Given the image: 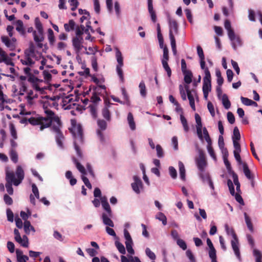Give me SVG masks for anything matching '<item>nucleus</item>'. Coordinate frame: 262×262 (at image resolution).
<instances>
[{
    "instance_id": "obj_38",
    "label": "nucleus",
    "mask_w": 262,
    "mask_h": 262,
    "mask_svg": "<svg viewBox=\"0 0 262 262\" xmlns=\"http://www.w3.org/2000/svg\"><path fill=\"white\" fill-rule=\"evenodd\" d=\"M253 253L255 257V262H262V254L260 251L257 249H254Z\"/></svg>"
},
{
    "instance_id": "obj_42",
    "label": "nucleus",
    "mask_w": 262,
    "mask_h": 262,
    "mask_svg": "<svg viewBox=\"0 0 262 262\" xmlns=\"http://www.w3.org/2000/svg\"><path fill=\"white\" fill-rule=\"evenodd\" d=\"M156 218L161 221L163 225H166L167 224V218L162 212L158 213L156 216Z\"/></svg>"
},
{
    "instance_id": "obj_26",
    "label": "nucleus",
    "mask_w": 262,
    "mask_h": 262,
    "mask_svg": "<svg viewBox=\"0 0 262 262\" xmlns=\"http://www.w3.org/2000/svg\"><path fill=\"white\" fill-rule=\"evenodd\" d=\"M184 75V80L187 84H190L192 82V73L189 70L188 71L183 73Z\"/></svg>"
},
{
    "instance_id": "obj_25",
    "label": "nucleus",
    "mask_w": 262,
    "mask_h": 262,
    "mask_svg": "<svg viewBox=\"0 0 262 262\" xmlns=\"http://www.w3.org/2000/svg\"><path fill=\"white\" fill-rule=\"evenodd\" d=\"M24 231L26 234H29L30 232V230L35 232L34 228L31 225L30 221H25L24 225Z\"/></svg>"
},
{
    "instance_id": "obj_53",
    "label": "nucleus",
    "mask_w": 262,
    "mask_h": 262,
    "mask_svg": "<svg viewBox=\"0 0 262 262\" xmlns=\"http://www.w3.org/2000/svg\"><path fill=\"white\" fill-rule=\"evenodd\" d=\"M169 51L166 46L163 48V54L162 60H169Z\"/></svg>"
},
{
    "instance_id": "obj_10",
    "label": "nucleus",
    "mask_w": 262,
    "mask_h": 262,
    "mask_svg": "<svg viewBox=\"0 0 262 262\" xmlns=\"http://www.w3.org/2000/svg\"><path fill=\"white\" fill-rule=\"evenodd\" d=\"M195 119L196 123V128L198 136L201 140H203L201 118L198 114H195Z\"/></svg>"
},
{
    "instance_id": "obj_31",
    "label": "nucleus",
    "mask_w": 262,
    "mask_h": 262,
    "mask_svg": "<svg viewBox=\"0 0 262 262\" xmlns=\"http://www.w3.org/2000/svg\"><path fill=\"white\" fill-rule=\"evenodd\" d=\"M73 161L75 164L76 168L78 169V170L83 174H85L86 171L84 167L78 161V160L75 158H73Z\"/></svg>"
},
{
    "instance_id": "obj_35",
    "label": "nucleus",
    "mask_w": 262,
    "mask_h": 262,
    "mask_svg": "<svg viewBox=\"0 0 262 262\" xmlns=\"http://www.w3.org/2000/svg\"><path fill=\"white\" fill-rule=\"evenodd\" d=\"M180 119L182 125L184 128V130L186 133H187L189 130V127L187 123L186 119L185 118L183 114H180Z\"/></svg>"
},
{
    "instance_id": "obj_11",
    "label": "nucleus",
    "mask_w": 262,
    "mask_h": 262,
    "mask_svg": "<svg viewBox=\"0 0 262 262\" xmlns=\"http://www.w3.org/2000/svg\"><path fill=\"white\" fill-rule=\"evenodd\" d=\"M184 88L185 89L186 92L187 93L188 99L189 101V104H190L191 108L193 111H195V107L194 99L193 98V95L191 94L190 90H189V86L188 85H185Z\"/></svg>"
},
{
    "instance_id": "obj_62",
    "label": "nucleus",
    "mask_w": 262,
    "mask_h": 262,
    "mask_svg": "<svg viewBox=\"0 0 262 262\" xmlns=\"http://www.w3.org/2000/svg\"><path fill=\"white\" fill-rule=\"evenodd\" d=\"M177 244L183 250L187 249V245L184 241L182 239H178L177 241Z\"/></svg>"
},
{
    "instance_id": "obj_21",
    "label": "nucleus",
    "mask_w": 262,
    "mask_h": 262,
    "mask_svg": "<svg viewBox=\"0 0 262 262\" xmlns=\"http://www.w3.org/2000/svg\"><path fill=\"white\" fill-rule=\"evenodd\" d=\"M127 121L129 124L130 128L132 130H134L136 129V124L134 121L133 115L132 113H129L127 115Z\"/></svg>"
},
{
    "instance_id": "obj_41",
    "label": "nucleus",
    "mask_w": 262,
    "mask_h": 262,
    "mask_svg": "<svg viewBox=\"0 0 262 262\" xmlns=\"http://www.w3.org/2000/svg\"><path fill=\"white\" fill-rule=\"evenodd\" d=\"M115 244L119 252L122 254H125L126 253L125 249L123 245L118 241H116Z\"/></svg>"
},
{
    "instance_id": "obj_15",
    "label": "nucleus",
    "mask_w": 262,
    "mask_h": 262,
    "mask_svg": "<svg viewBox=\"0 0 262 262\" xmlns=\"http://www.w3.org/2000/svg\"><path fill=\"white\" fill-rule=\"evenodd\" d=\"M25 55H28L34 58L36 56L35 54V47L33 42H30L29 45V48L25 50Z\"/></svg>"
},
{
    "instance_id": "obj_56",
    "label": "nucleus",
    "mask_w": 262,
    "mask_h": 262,
    "mask_svg": "<svg viewBox=\"0 0 262 262\" xmlns=\"http://www.w3.org/2000/svg\"><path fill=\"white\" fill-rule=\"evenodd\" d=\"M241 100L242 101V102L245 105L250 106L252 105V104H253V102H252V100L248 98H245L243 96H241Z\"/></svg>"
},
{
    "instance_id": "obj_8",
    "label": "nucleus",
    "mask_w": 262,
    "mask_h": 262,
    "mask_svg": "<svg viewBox=\"0 0 262 262\" xmlns=\"http://www.w3.org/2000/svg\"><path fill=\"white\" fill-rule=\"evenodd\" d=\"M169 38L171 39V35L174 36V34H178V24L174 19H169Z\"/></svg>"
},
{
    "instance_id": "obj_30",
    "label": "nucleus",
    "mask_w": 262,
    "mask_h": 262,
    "mask_svg": "<svg viewBox=\"0 0 262 262\" xmlns=\"http://www.w3.org/2000/svg\"><path fill=\"white\" fill-rule=\"evenodd\" d=\"M233 182L236 186V189L237 192L240 191V183L238 181V176L233 171L231 172Z\"/></svg>"
},
{
    "instance_id": "obj_19",
    "label": "nucleus",
    "mask_w": 262,
    "mask_h": 262,
    "mask_svg": "<svg viewBox=\"0 0 262 262\" xmlns=\"http://www.w3.org/2000/svg\"><path fill=\"white\" fill-rule=\"evenodd\" d=\"M76 24L73 19H70L68 23L64 24V28L66 32L73 31L75 29Z\"/></svg>"
},
{
    "instance_id": "obj_14",
    "label": "nucleus",
    "mask_w": 262,
    "mask_h": 262,
    "mask_svg": "<svg viewBox=\"0 0 262 262\" xmlns=\"http://www.w3.org/2000/svg\"><path fill=\"white\" fill-rule=\"evenodd\" d=\"M112 216L108 215V214L103 213L102 214L101 218L103 223L104 225L108 226L111 227H114V224L113 221L110 219Z\"/></svg>"
},
{
    "instance_id": "obj_6",
    "label": "nucleus",
    "mask_w": 262,
    "mask_h": 262,
    "mask_svg": "<svg viewBox=\"0 0 262 262\" xmlns=\"http://www.w3.org/2000/svg\"><path fill=\"white\" fill-rule=\"evenodd\" d=\"M97 125L100 128V129H98L97 130V134L98 137H99L100 140L102 142H104L105 141V138L103 135L102 130H105L107 128V123L106 122L102 119H98L97 120Z\"/></svg>"
},
{
    "instance_id": "obj_3",
    "label": "nucleus",
    "mask_w": 262,
    "mask_h": 262,
    "mask_svg": "<svg viewBox=\"0 0 262 262\" xmlns=\"http://www.w3.org/2000/svg\"><path fill=\"white\" fill-rule=\"evenodd\" d=\"M52 122H55L57 124V125H53L52 127L53 131L56 133V143L60 147L62 148L63 147L62 141L64 139V136L59 128L61 126L60 120L58 116L55 115L52 119Z\"/></svg>"
},
{
    "instance_id": "obj_51",
    "label": "nucleus",
    "mask_w": 262,
    "mask_h": 262,
    "mask_svg": "<svg viewBox=\"0 0 262 262\" xmlns=\"http://www.w3.org/2000/svg\"><path fill=\"white\" fill-rule=\"evenodd\" d=\"M122 67H116V71L121 81L123 83L124 81V78L123 76V72L122 69Z\"/></svg>"
},
{
    "instance_id": "obj_37",
    "label": "nucleus",
    "mask_w": 262,
    "mask_h": 262,
    "mask_svg": "<svg viewBox=\"0 0 262 262\" xmlns=\"http://www.w3.org/2000/svg\"><path fill=\"white\" fill-rule=\"evenodd\" d=\"M245 219V222L246 223V225L247 226L249 230L251 232H253V227L252 223L251 221L250 218L248 216L247 214L245 212L244 213Z\"/></svg>"
},
{
    "instance_id": "obj_20",
    "label": "nucleus",
    "mask_w": 262,
    "mask_h": 262,
    "mask_svg": "<svg viewBox=\"0 0 262 262\" xmlns=\"http://www.w3.org/2000/svg\"><path fill=\"white\" fill-rule=\"evenodd\" d=\"M16 30L21 35L25 34V31L24 28L23 22L21 20H17L16 21Z\"/></svg>"
},
{
    "instance_id": "obj_18",
    "label": "nucleus",
    "mask_w": 262,
    "mask_h": 262,
    "mask_svg": "<svg viewBox=\"0 0 262 262\" xmlns=\"http://www.w3.org/2000/svg\"><path fill=\"white\" fill-rule=\"evenodd\" d=\"M243 168L244 173L246 177V178L249 180H253L254 177L251 173V171L249 169L247 164L246 162L243 163Z\"/></svg>"
},
{
    "instance_id": "obj_47",
    "label": "nucleus",
    "mask_w": 262,
    "mask_h": 262,
    "mask_svg": "<svg viewBox=\"0 0 262 262\" xmlns=\"http://www.w3.org/2000/svg\"><path fill=\"white\" fill-rule=\"evenodd\" d=\"M10 130L11 136L13 137L14 139H17V132L15 128V126L13 124H11L10 125Z\"/></svg>"
},
{
    "instance_id": "obj_39",
    "label": "nucleus",
    "mask_w": 262,
    "mask_h": 262,
    "mask_svg": "<svg viewBox=\"0 0 262 262\" xmlns=\"http://www.w3.org/2000/svg\"><path fill=\"white\" fill-rule=\"evenodd\" d=\"M103 117L108 121L111 120V113L107 107H104L102 110Z\"/></svg>"
},
{
    "instance_id": "obj_16",
    "label": "nucleus",
    "mask_w": 262,
    "mask_h": 262,
    "mask_svg": "<svg viewBox=\"0 0 262 262\" xmlns=\"http://www.w3.org/2000/svg\"><path fill=\"white\" fill-rule=\"evenodd\" d=\"M33 58L28 55H25L23 59H20V62L23 65L31 66L35 63V61L32 59Z\"/></svg>"
},
{
    "instance_id": "obj_24",
    "label": "nucleus",
    "mask_w": 262,
    "mask_h": 262,
    "mask_svg": "<svg viewBox=\"0 0 262 262\" xmlns=\"http://www.w3.org/2000/svg\"><path fill=\"white\" fill-rule=\"evenodd\" d=\"M180 176L181 179L184 181L185 180V168L183 163L181 161H179L178 163Z\"/></svg>"
},
{
    "instance_id": "obj_58",
    "label": "nucleus",
    "mask_w": 262,
    "mask_h": 262,
    "mask_svg": "<svg viewBox=\"0 0 262 262\" xmlns=\"http://www.w3.org/2000/svg\"><path fill=\"white\" fill-rule=\"evenodd\" d=\"M207 150L208 151L210 155V156L215 160H216V157L215 156V154L214 153V151L213 150V149L211 146V144L207 145Z\"/></svg>"
},
{
    "instance_id": "obj_28",
    "label": "nucleus",
    "mask_w": 262,
    "mask_h": 262,
    "mask_svg": "<svg viewBox=\"0 0 262 262\" xmlns=\"http://www.w3.org/2000/svg\"><path fill=\"white\" fill-rule=\"evenodd\" d=\"M88 107L89 108L90 112L93 117L96 119L97 117V105L96 104H91Z\"/></svg>"
},
{
    "instance_id": "obj_32",
    "label": "nucleus",
    "mask_w": 262,
    "mask_h": 262,
    "mask_svg": "<svg viewBox=\"0 0 262 262\" xmlns=\"http://www.w3.org/2000/svg\"><path fill=\"white\" fill-rule=\"evenodd\" d=\"M48 37L50 45L53 46L55 42V39L54 32L50 28L48 30Z\"/></svg>"
},
{
    "instance_id": "obj_64",
    "label": "nucleus",
    "mask_w": 262,
    "mask_h": 262,
    "mask_svg": "<svg viewBox=\"0 0 262 262\" xmlns=\"http://www.w3.org/2000/svg\"><path fill=\"white\" fill-rule=\"evenodd\" d=\"M186 254L191 262H196L195 257L190 250H187L186 252Z\"/></svg>"
},
{
    "instance_id": "obj_49",
    "label": "nucleus",
    "mask_w": 262,
    "mask_h": 262,
    "mask_svg": "<svg viewBox=\"0 0 262 262\" xmlns=\"http://www.w3.org/2000/svg\"><path fill=\"white\" fill-rule=\"evenodd\" d=\"M21 246L27 248L29 246V239L28 237L24 235L21 238V242L18 243Z\"/></svg>"
},
{
    "instance_id": "obj_61",
    "label": "nucleus",
    "mask_w": 262,
    "mask_h": 262,
    "mask_svg": "<svg viewBox=\"0 0 262 262\" xmlns=\"http://www.w3.org/2000/svg\"><path fill=\"white\" fill-rule=\"evenodd\" d=\"M4 201L8 205H11L13 204L12 199L7 194H4Z\"/></svg>"
},
{
    "instance_id": "obj_52",
    "label": "nucleus",
    "mask_w": 262,
    "mask_h": 262,
    "mask_svg": "<svg viewBox=\"0 0 262 262\" xmlns=\"http://www.w3.org/2000/svg\"><path fill=\"white\" fill-rule=\"evenodd\" d=\"M227 185L229 187V189L231 194L233 196L234 195V194L235 193V190H234V187L233 183L231 180H230V179L228 180Z\"/></svg>"
},
{
    "instance_id": "obj_36",
    "label": "nucleus",
    "mask_w": 262,
    "mask_h": 262,
    "mask_svg": "<svg viewBox=\"0 0 262 262\" xmlns=\"http://www.w3.org/2000/svg\"><path fill=\"white\" fill-rule=\"evenodd\" d=\"M139 88L140 89V93L141 95L145 97L146 96V89L144 82L141 81L139 85Z\"/></svg>"
},
{
    "instance_id": "obj_27",
    "label": "nucleus",
    "mask_w": 262,
    "mask_h": 262,
    "mask_svg": "<svg viewBox=\"0 0 262 262\" xmlns=\"http://www.w3.org/2000/svg\"><path fill=\"white\" fill-rule=\"evenodd\" d=\"M116 56L118 62V64L117 65V67H123V58L122 56L121 52L118 49H117Z\"/></svg>"
},
{
    "instance_id": "obj_22",
    "label": "nucleus",
    "mask_w": 262,
    "mask_h": 262,
    "mask_svg": "<svg viewBox=\"0 0 262 262\" xmlns=\"http://www.w3.org/2000/svg\"><path fill=\"white\" fill-rule=\"evenodd\" d=\"M35 25L36 29L38 30V34L37 35H43L42 25L38 18H35Z\"/></svg>"
},
{
    "instance_id": "obj_12",
    "label": "nucleus",
    "mask_w": 262,
    "mask_h": 262,
    "mask_svg": "<svg viewBox=\"0 0 262 262\" xmlns=\"http://www.w3.org/2000/svg\"><path fill=\"white\" fill-rule=\"evenodd\" d=\"M232 248L234 252L235 255L239 259H241V254L238 247V239L237 238V239H233L231 241Z\"/></svg>"
},
{
    "instance_id": "obj_1",
    "label": "nucleus",
    "mask_w": 262,
    "mask_h": 262,
    "mask_svg": "<svg viewBox=\"0 0 262 262\" xmlns=\"http://www.w3.org/2000/svg\"><path fill=\"white\" fill-rule=\"evenodd\" d=\"M16 175L17 179L15 178V174L13 171H7L6 176V188L8 193L12 195L13 193V189L12 187V184L15 186H18L20 184L25 177L24 171L21 166L18 165L17 166L16 169Z\"/></svg>"
},
{
    "instance_id": "obj_2",
    "label": "nucleus",
    "mask_w": 262,
    "mask_h": 262,
    "mask_svg": "<svg viewBox=\"0 0 262 262\" xmlns=\"http://www.w3.org/2000/svg\"><path fill=\"white\" fill-rule=\"evenodd\" d=\"M45 113L47 115L46 117H30L28 119L29 123L33 126L39 125L40 130L50 127L52 123V119L55 114L53 111L49 109L46 110Z\"/></svg>"
},
{
    "instance_id": "obj_44",
    "label": "nucleus",
    "mask_w": 262,
    "mask_h": 262,
    "mask_svg": "<svg viewBox=\"0 0 262 262\" xmlns=\"http://www.w3.org/2000/svg\"><path fill=\"white\" fill-rule=\"evenodd\" d=\"M203 132L204 135V138L207 142L208 145L212 144L211 139L209 136L207 129L205 127L203 128Z\"/></svg>"
},
{
    "instance_id": "obj_63",
    "label": "nucleus",
    "mask_w": 262,
    "mask_h": 262,
    "mask_svg": "<svg viewBox=\"0 0 262 262\" xmlns=\"http://www.w3.org/2000/svg\"><path fill=\"white\" fill-rule=\"evenodd\" d=\"M227 119L230 124H233L235 122V117L233 113L231 112L227 113Z\"/></svg>"
},
{
    "instance_id": "obj_23",
    "label": "nucleus",
    "mask_w": 262,
    "mask_h": 262,
    "mask_svg": "<svg viewBox=\"0 0 262 262\" xmlns=\"http://www.w3.org/2000/svg\"><path fill=\"white\" fill-rule=\"evenodd\" d=\"M226 233L229 235H231L233 239H237V236L234 230L232 227H230L228 224L225 225Z\"/></svg>"
},
{
    "instance_id": "obj_40",
    "label": "nucleus",
    "mask_w": 262,
    "mask_h": 262,
    "mask_svg": "<svg viewBox=\"0 0 262 262\" xmlns=\"http://www.w3.org/2000/svg\"><path fill=\"white\" fill-rule=\"evenodd\" d=\"M232 139V140H235L236 141H239L241 139L240 133L237 126H235L233 129Z\"/></svg>"
},
{
    "instance_id": "obj_45",
    "label": "nucleus",
    "mask_w": 262,
    "mask_h": 262,
    "mask_svg": "<svg viewBox=\"0 0 262 262\" xmlns=\"http://www.w3.org/2000/svg\"><path fill=\"white\" fill-rule=\"evenodd\" d=\"M200 171L199 176L203 181H207L210 179H211L209 176V173L208 172H206L205 169L202 171Z\"/></svg>"
},
{
    "instance_id": "obj_43",
    "label": "nucleus",
    "mask_w": 262,
    "mask_h": 262,
    "mask_svg": "<svg viewBox=\"0 0 262 262\" xmlns=\"http://www.w3.org/2000/svg\"><path fill=\"white\" fill-rule=\"evenodd\" d=\"M216 76L217 77V83L219 86H221L223 82L224 79L222 76L221 72L220 70H216L215 71Z\"/></svg>"
},
{
    "instance_id": "obj_29",
    "label": "nucleus",
    "mask_w": 262,
    "mask_h": 262,
    "mask_svg": "<svg viewBox=\"0 0 262 262\" xmlns=\"http://www.w3.org/2000/svg\"><path fill=\"white\" fill-rule=\"evenodd\" d=\"M222 103L224 107L228 110L231 106V103L229 101L228 96L226 94H224L222 98Z\"/></svg>"
},
{
    "instance_id": "obj_17",
    "label": "nucleus",
    "mask_w": 262,
    "mask_h": 262,
    "mask_svg": "<svg viewBox=\"0 0 262 262\" xmlns=\"http://www.w3.org/2000/svg\"><path fill=\"white\" fill-rule=\"evenodd\" d=\"M33 37L34 41L37 43V47L41 49L43 47V44L41 43L44 40L43 35H37L36 32H33Z\"/></svg>"
},
{
    "instance_id": "obj_57",
    "label": "nucleus",
    "mask_w": 262,
    "mask_h": 262,
    "mask_svg": "<svg viewBox=\"0 0 262 262\" xmlns=\"http://www.w3.org/2000/svg\"><path fill=\"white\" fill-rule=\"evenodd\" d=\"M103 208L106 211V214H108V215L112 216V211L108 203L102 205Z\"/></svg>"
},
{
    "instance_id": "obj_13",
    "label": "nucleus",
    "mask_w": 262,
    "mask_h": 262,
    "mask_svg": "<svg viewBox=\"0 0 262 262\" xmlns=\"http://www.w3.org/2000/svg\"><path fill=\"white\" fill-rule=\"evenodd\" d=\"M148 1V10L150 15L151 19L154 23L157 20V15L154 10L152 5V0H147Z\"/></svg>"
},
{
    "instance_id": "obj_7",
    "label": "nucleus",
    "mask_w": 262,
    "mask_h": 262,
    "mask_svg": "<svg viewBox=\"0 0 262 262\" xmlns=\"http://www.w3.org/2000/svg\"><path fill=\"white\" fill-rule=\"evenodd\" d=\"M83 39L82 37L75 36L72 39V45L77 53H79L83 47L82 43Z\"/></svg>"
},
{
    "instance_id": "obj_54",
    "label": "nucleus",
    "mask_w": 262,
    "mask_h": 262,
    "mask_svg": "<svg viewBox=\"0 0 262 262\" xmlns=\"http://www.w3.org/2000/svg\"><path fill=\"white\" fill-rule=\"evenodd\" d=\"M7 220L10 222H13L14 220V214L10 208H8L6 211Z\"/></svg>"
},
{
    "instance_id": "obj_5",
    "label": "nucleus",
    "mask_w": 262,
    "mask_h": 262,
    "mask_svg": "<svg viewBox=\"0 0 262 262\" xmlns=\"http://www.w3.org/2000/svg\"><path fill=\"white\" fill-rule=\"evenodd\" d=\"M195 163L199 171H203L207 166L205 155L202 150L199 151V157L195 158Z\"/></svg>"
},
{
    "instance_id": "obj_48",
    "label": "nucleus",
    "mask_w": 262,
    "mask_h": 262,
    "mask_svg": "<svg viewBox=\"0 0 262 262\" xmlns=\"http://www.w3.org/2000/svg\"><path fill=\"white\" fill-rule=\"evenodd\" d=\"M170 43L172 50L174 55L177 54L176 43L174 36L171 35Z\"/></svg>"
},
{
    "instance_id": "obj_9",
    "label": "nucleus",
    "mask_w": 262,
    "mask_h": 262,
    "mask_svg": "<svg viewBox=\"0 0 262 262\" xmlns=\"http://www.w3.org/2000/svg\"><path fill=\"white\" fill-rule=\"evenodd\" d=\"M134 182L132 183L131 186L133 190L137 194L140 193V188L143 187V184L141 179L137 176L133 177Z\"/></svg>"
},
{
    "instance_id": "obj_55",
    "label": "nucleus",
    "mask_w": 262,
    "mask_h": 262,
    "mask_svg": "<svg viewBox=\"0 0 262 262\" xmlns=\"http://www.w3.org/2000/svg\"><path fill=\"white\" fill-rule=\"evenodd\" d=\"M157 155L159 158H162L164 157V152L163 148L160 145L158 144L156 146Z\"/></svg>"
},
{
    "instance_id": "obj_50",
    "label": "nucleus",
    "mask_w": 262,
    "mask_h": 262,
    "mask_svg": "<svg viewBox=\"0 0 262 262\" xmlns=\"http://www.w3.org/2000/svg\"><path fill=\"white\" fill-rule=\"evenodd\" d=\"M125 244L126 245V248L127 252L131 254H134L135 252H134V250L133 249V248L132 247L133 245V242H131V243L125 242Z\"/></svg>"
},
{
    "instance_id": "obj_46",
    "label": "nucleus",
    "mask_w": 262,
    "mask_h": 262,
    "mask_svg": "<svg viewBox=\"0 0 262 262\" xmlns=\"http://www.w3.org/2000/svg\"><path fill=\"white\" fill-rule=\"evenodd\" d=\"M82 127L80 126H78L77 128V135L75 134H74V136L76 139H79L80 141H82Z\"/></svg>"
},
{
    "instance_id": "obj_59",
    "label": "nucleus",
    "mask_w": 262,
    "mask_h": 262,
    "mask_svg": "<svg viewBox=\"0 0 262 262\" xmlns=\"http://www.w3.org/2000/svg\"><path fill=\"white\" fill-rule=\"evenodd\" d=\"M14 234L15 235V240L17 243H21V237L20 235L18 229H14Z\"/></svg>"
},
{
    "instance_id": "obj_60",
    "label": "nucleus",
    "mask_w": 262,
    "mask_h": 262,
    "mask_svg": "<svg viewBox=\"0 0 262 262\" xmlns=\"http://www.w3.org/2000/svg\"><path fill=\"white\" fill-rule=\"evenodd\" d=\"M91 101L93 102L92 104H97L98 102L101 101L100 97L97 95L96 93L93 94L91 98Z\"/></svg>"
},
{
    "instance_id": "obj_33",
    "label": "nucleus",
    "mask_w": 262,
    "mask_h": 262,
    "mask_svg": "<svg viewBox=\"0 0 262 262\" xmlns=\"http://www.w3.org/2000/svg\"><path fill=\"white\" fill-rule=\"evenodd\" d=\"M231 41L232 48L234 50H236L237 47L241 46L242 45V40L238 36L235 37Z\"/></svg>"
},
{
    "instance_id": "obj_4",
    "label": "nucleus",
    "mask_w": 262,
    "mask_h": 262,
    "mask_svg": "<svg viewBox=\"0 0 262 262\" xmlns=\"http://www.w3.org/2000/svg\"><path fill=\"white\" fill-rule=\"evenodd\" d=\"M206 76L203 78V92L204 97L207 99L209 92L211 90V77L210 71L206 70Z\"/></svg>"
},
{
    "instance_id": "obj_34",
    "label": "nucleus",
    "mask_w": 262,
    "mask_h": 262,
    "mask_svg": "<svg viewBox=\"0 0 262 262\" xmlns=\"http://www.w3.org/2000/svg\"><path fill=\"white\" fill-rule=\"evenodd\" d=\"M10 157L11 160L14 163L18 162V154L14 149H11L10 150Z\"/></svg>"
}]
</instances>
